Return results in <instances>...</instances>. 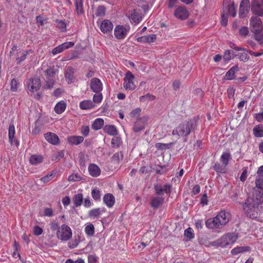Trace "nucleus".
I'll return each mask as SVG.
<instances>
[{
  "instance_id": "61",
  "label": "nucleus",
  "mask_w": 263,
  "mask_h": 263,
  "mask_svg": "<svg viewBox=\"0 0 263 263\" xmlns=\"http://www.w3.org/2000/svg\"><path fill=\"white\" fill-rule=\"evenodd\" d=\"M141 112V109L140 108H136L133 109L130 113V116L132 118H134L139 116L140 112Z\"/></svg>"
},
{
  "instance_id": "33",
  "label": "nucleus",
  "mask_w": 263,
  "mask_h": 263,
  "mask_svg": "<svg viewBox=\"0 0 263 263\" xmlns=\"http://www.w3.org/2000/svg\"><path fill=\"white\" fill-rule=\"evenodd\" d=\"M251 250L249 246L236 247L231 251L232 255H236L240 253L249 252Z\"/></svg>"
},
{
  "instance_id": "37",
  "label": "nucleus",
  "mask_w": 263,
  "mask_h": 263,
  "mask_svg": "<svg viewBox=\"0 0 263 263\" xmlns=\"http://www.w3.org/2000/svg\"><path fill=\"white\" fill-rule=\"evenodd\" d=\"M254 135L256 137H263V125L261 124L255 126L253 129Z\"/></svg>"
},
{
  "instance_id": "59",
  "label": "nucleus",
  "mask_w": 263,
  "mask_h": 263,
  "mask_svg": "<svg viewBox=\"0 0 263 263\" xmlns=\"http://www.w3.org/2000/svg\"><path fill=\"white\" fill-rule=\"evenodd\" d=\"M74 45V42H68L64 43L60 45L61 48H62L63 51L68 49L70 47H72Z\"/></svg>"
},
{
  "instance_id": "63",
  "label": "nucleus",
  "mask_w": 263,
  "mask_h": 263,
  "mask_svg": "<svg viewBox=\"0 0 263 263\" xmlns=\"http://www.w3.org/2000/svg\"><path fill=\"white\" fill-rule=\"evenodd\" d=\"M43 231V229L38 226H35L33 228V234L36 236L42 234Z\"/></svg>"
},
{
  "instance_id": "35",
  "label": "nucleus",
  "mask_w": 263,
  "mask_h": 263,
  "mask_svg": "<svg viewBox=\"0 0 263 263\" xmlns=\"http://www.w3.org/2000/svg\"><path fill=\"white\" fill-rule=\"evenodd\" d=\"M43 157L41 155H32L29 161L31 164H37L41 163L43 162Z\"/></svg>"
},
{
  "instance_id": "45",
  "label": "nucleus",
  "mask_w": 263,
  "mask_h": 263,
  "mask_svg": "<svg viewBox=\"0 0 263 263\" xmlns=\"http://www.w3.org/2000/svg\"><path fill=\"white\" fill-rule=\"evenodd\" d=\"M184 235L186 237V240H190L194 237L193 230L191 228H188L184 232Z\"/></svg>"
},
{
  "instance_id": "15",
  "label": "nucleus",
  "mask_w": 263,
  "mask_h": 263,
  "mask_svg": "<svg viewBox=\"0 0 263 263\" xmlns=\"http://www.w3.org/2000/svg\"><path fill=\"white\" fill-rule=\"evenodd\" d=\"M91 89L95 92L98 93L102 91L103 85L101 81L98 78L91 79L90 83Z\"/></svg>"
},
{
  "instance_id": "16",
  "label": "nucleus",
  "mask_w": 263,
  "mask_h": 263,
  "mask_svg": "<svg viewBox=\"0 0 263 263\" xmlns=\"http://www.w3.org/2000/svg\"><path fill=\"white\" fill-rule=\"evenodd\" d=\"M147 119L144 117L140 118L135 122L133 130L135 132H138L143 130L146 124Z\"/></svg>"
},
{
  "instance_id": "40",
  "label": "nucleus",
  "mask_w": 263,
  "mask_h": 263,
  "mask_svg": "<svg viewBox=\"0 0 263 263\" xmlns=\"http://www.w3.org/2000/svg\"><path fill=\"white\" fill-rule=\"evenodd\" d=\"M84 231L87 236H92L95 232L94 226L92 223H89L85 227Z\"/></svg>"
},
{
  "instance_id": "41",
  "label": "nucleus",
  "mask_w": 263,
  "mask_h": 263,
  "mask_svg": "<svg viewBox=\"0 0 263 263\" xmlns=\"http://www.w3.org/2000/svg\"><path fill=\"white\" fill-rule=\"evenodd\" d=\"M173 145V143H156L155 144V147L158 150L165 151L167 149L170 148Z\"/></svg>"
},
{
  "instance_id": "52",
  "label": "nucleus",
  "mask_w": 263,
  "mask_h": 263,
  "mask_svg": "<svg viewBox=\"0 0 263 263\" xmlns=\"http://www.w3.org/2000/svg\"><path fill=\"white\" fill-rule=\"evenodd\" d=\"M82 179V177L78 174H72L69 176L68 180L69 181H78Z\"/></svg>"
},
{
  "instance_id": "18",
  "label": "nucleus",
  "mask_w": 263,
  "mask_h": 263,
  "mask_svg": "<svg viewBox=\"0 0 263 263\" xmlns=\"http://www.w3.org/2000/svg\"><path fill=\"white\" fill-rule=\"evenodd\" d=\"M129 19L132 24H137L142 20L140 10H134L130 13Z\"/></svg>"
},
{
  "instance_id": "1",
  "label": "nucleus",
  "mask_w": 263,
  "mask_h": 263,
  "mask_svg": "<svg viewBox=\"0 0 263 263\" xmlns=\"http://www.w3.org/2000/svg\"><path fill=\"white\" fill-rule=\"evenodd\" d=\"M263 191L254 188L252 197H248L242 205L247 216L251 219H256L263 212Z\"/></svg>"
},
{
  "instance_id": "24",
  "label": "nucleus",
  "mask_w": 263,
  "mask_h": 263,
  "mask_svg": "<svg viewBox=\"0 0 263 263\" xmlns=\"http://www.w3.org/2000/svg\"><path fill=\"white\" fill-rule=\"evenodd\" d=\"M239 70V68L237 65H235L231 68L226 73L224 76V79L227 80H232L235 78V74Z\"/></svg>"
},
{
  "instance_id": "21",
  "label": "nucleus",
  "mask_w": 263,
  "mask_h": 263,
  "mask_svg": "<svg viewBox=\"0 0 263 263\" xmlns=\"http://www.w3.org/2000/svg\"><path fill=\"white\" fill-rule=\"evenodd\" d=\"M103 200L105 205L110 208L113 206L115 202V198L112 194L107 193L104 195Z\"/></svg>"
},
{
  "instance_id": "55",
  "label": "nucleus",
  "mask_w": 263,
  "mask_h": 263,
  "mask_svg": "<svg viewBox=\"0 0 263 263\" xmlns=\"http://www.w3.org/2000/svg\"><path fill=\"white\" fill-rule=\"evenodd\" d=\"M103 99V96L101 93H97L93 97V103H100L101 102Z\"/></svg>"
},
{
  "instance_id": "6",
  "label": "nucleus",
  "mask_w": 263,
  "mask_h": 263,
  "mask_svg": "<svg viewBox=\"0 0 263 263\" xmlns=\"http://www.w3.org/2000/svg\"><path fill=\"white\" fill-rule=\"evenodd\" d=\"M25 85L28 93H33L40 89L41 86V80L35 77L31 78L27 80Z\"/></svg>"
},
{
  "instance_id": "31",
  "label": "nucleus",
  "mask_w": 263,
  "mask_h": 263,
  "mask_svg": "<svg viewBox=\"0 0 263 263\" xmlns=\"http://www.w3.org/2000/svg\"><path fill=\"white\" fill-rule=\"evenodd\" d=\"M15 129L13 123L9 124L8 128V137L11 144H12L15 140Z\"/></svg>"
},
{
  "instance_id": "44",
  "label": "nucleus",
  "mask_w": 263,
  "mask_h": 263,
  "mask_svg": "<svg viewBox=\"0 0 263 263\" xmlns=\"http://www.w3.org/2000/svg\"><path fill=\"white\" fill-rule=\"evenodd\" d=\"M57 174V172L52 171L47 175L41 178V180L44 183H47L52 180Z\"/></svg>"
},
{
  "instance_id": "46",
  "label": "nucleus",
  "mask_w": 263,
  "mask_h": 263,
  "mask_svg": "<svg viewBox=\"0 0 263 263\" xmlns=\"http://www.w3.org/2000/svg\"><path fill=\"white\" fill-rule=\"evenodd\" d=\"M29 51L30 50H25L20 52L18 53V57L16 58L17 63H20L21 62L24 61Z\"/></svg>"
},
{
  "instance_id": "8",
  "label": "nucleus",
  "mask_w": 263,
  "mask_h": 263,
  "mask_svg": "<svg viewBox=\"0 0 263 263\" xmlns=\"http://www.w3.org/2000/svg\"><path fill=\"white\" fill-rule=\"evenodd\" d=\"M129 25H117L114 29V35L117 40L124 39L130 31Z\"/></svg>"
},
{
  "instance_id": "9",
  "label": "nucleus",
  "mask_w": 263,
  "mask_h": 263,
  "mask_svg": "<svg viewBox=\"0 0 263 263\" xmlns=\"http://www.w3.org/2000/svg\"><path fill=\"white\" fill-rule=\"evenodd\" d=\"M134 76L130 71L126 72L124 78L123 87L126 90H133L136 88L134 84Z\"/></svg>"
},
{
  "instance_id": "32",
  "label": "nucleus",
  "mask_w": 263,
  "mask_h": 263,
  "mask_svg": "<svg viewBox=\"0 0 263 263\" xmlns=\"http://www.w3.org/2000/svg\"><path fill=\"white\" fill-rule=\"evenodd\" d=\"M79 106L82 109L87 110L93 108L95 105L91 100H87L81 101Z\"/></svg>"
},
{
  "instance_id": "19",
  "label": "nucleus",
  "mask_w": 263,
  "mask_h": 263,
  "mask_svg": "<svg viewBox=\"0 0 263 263\" xmlns=\"http://www.w3.org/2000/svg\"><path fill=\"white\" fill-rule=\"evenodd\" d=\"M45 139L50 143L53 145L59 144L60 140L58 136L52 133H47L44 135Z\"/></svg>"
},
{
  "instance_id": "17",
  "label": "nucleus",
  "mask_w": 263,
  "mask_h": 263,
  "mask_svg": "<svg viewBox=\"0 0 263 263\" xmlns=\"http://www.w3.org/2000/svg\"><path fill=\"white\" fill-rule=\"evenodd\" d=\"M258 178L255 180L256 186L254 188L263 191V165H261L257 171Z\"/></svg>"
},
{
  "instance_id": "47",
  "label": "nucleus",
  "mask_w": 263,
  "mask_h": 263,
  "mask_svg": "<svg viewBox=\"0 0 263 263\" xmlns=\"http://www.w3.org/2000/svg\"><path fill=\"white\" fill-rule=\"evenodd\" d=\"M123 158V155L122 152H119L115 154L112 157V159L114 163H119L121 162Z\"/></svg>"
},
{
  "instance_id": "30",
  "label": "nucleus",
  "mask_w": 263,
  "mask_h": 263,
  "mask_svg": "<svg viewBox=\"0 0 263 263\" xmlns=\"http://www.w3.org/2000/svg\"><path fill=\"white\" fill-rule=\"evenodd\" d=\"M88 170L89 175L93 177H97L101 174V170L98 165H88Z\"/></svg>"
},
{
  "instance_id": "27",
  "label": "nucleus",
  "mask_w": 263,
  "mask_h": 263,
  "mask_svg": "<svg viewBox=\"0 0 263 263\" xmlns=\"http://www.w3.org/2000/svg\"><path fill=\"white\" fill-rule=\"evenodd\" d=\"M104 132L110 136H115L118 134L116 127L112 125H106L103 128Z\"/></svg>"
},
{
  "instance_id": "5",
  "label": "nucleus",
  "mask_w": 263,
  "mask_h": 263,
  "mask_svg": "<svg viewBox=\"0 0 263 263\" xmlns=\"http://www.w3.org/2000/svg\"><path fill=\"white\" fill-rule=\"evenodd\" d=\"M193 125V121H185L180 124L174 129L172 134L178 137H186L190 134Z\"/></svg>"
},
{
  "instance_id": "29",
  "label": "nucleus",
  "mask_w": 263,
  "mask_h": 263,
  "mask_svg": "<svg viewBox=\"0 0 263 263\" xmlns=\"http://www.w3.org/2000/svg\"><path fill=\"white\" fill-rule=\"evenodd\" d=\"M164 198L163 197L158 196L153 198L151 201V205L154 209H157L160 205L164 202Z\"/></svg>"
},
{
  "instance_id": "53",
  "label": "nucleus",
  "mask_w": 263,
  "mask_h": 263,
  "mask_svg": "<svg viewBox=\"0 0 263 263\" xmlns=\"http://www.w3.org/2000/svg\"><path fill=\"white\" fill-rule=\"evenodd\" d=\"M106 9L103 6H100L98 7L96 15L97 16H103L105 14Z\"/></svg>"
},
{
  "instance_id": "56",
  "label": "nucleus",
  "mask_w": 263,
  "mask_h": 263,
  "mask_svg": "<svg viewBox=\"0 0 263 263\" xmlns=\"http://www.w3.org/2000/svg\"><path fill=\"white\" fill-rule=\"evenodd\" d=\"M239 34L241 36L246 37L249 34V28L247 27L243 26L241 27L239 30Z\"/></svg>"
},
{
  "instance_id": "7",
  "label": "nucleus",
  "mask_w": 263,
  "mask_h": 263,
  "mask_svg": "<svg viewBox=\"0 0 263 263\" xmlns=\"http://www.w3.org/2000/svg\"><path fill=\"white\" fill-rule=\"evenodd\" d=\"M72 235V233L71 228L65 224H62L57 232V237L62 241L69 240Z\"/></svg>"
},
{
  "instance_id": "11",
  "label": "nucleus",
  "mask_w": 263,
  "mask_h": 263,
  "mask_svg": "<svg viewBox=\"0 0 263 263\" xmlns=\"http://www.w3.org/2000/svg\"><path fill=\"white\" fill-rule=\"evenodd\" d=\"M250 3L249 0H242L239 6V16L244 18L247 16L249 11Z\"/></svg>"
},
{
  "instance_id": "58",
  "label": "nucleus",
  "mask_w": 263,
  "mask_h": 263,
  "mask_svg": "<svg viewBox=\"0 0 263 263\" xmlns=\"http://www.w3.org/2000/svg\"><path fill=\"white\" fill-rule=\"evenodd\" d=\"M226 165H213L212 168L218 173H223L226 172Z\"/></svg>"
},
{
  "instance_id": "51",
  "label": "nucleus",
  "mask_w": 263,
  "mask_h": 263,
  "mask_svg": "<svg viewBox=\"0 0 263 263\" xmlns=\"http://www.w3.org/2000/svg\"><path fill=\"white\" fill-rule=\"evenodd\" d=\"M57 27L59 29L60 31L65 32L66 30V25L65 22L62 20H57L56 21Z\"/></svg>"
},
{
  "instance_id": "42",
  "label": "nucleus",
  "mask_w": 263,
  "mask_h": 263,
  "mask_svg": "<svg viewBox=\"0 0 263 263\" xmlns=\"http://www.w3.org/2000/svg\"><path fill=\"white\" fill-rule=\"evenodd\" d=\"M235 56L234 52L232 50L226 51L223 55V59L226 62H229Z\"/></svg>"
},
{
  "instance_id": "50",
  "label": "nucleus",
  "mask_w": 263,
  "mask_h": 263,
  "mask_svg": "<svg viewBox=\"0 0 263 263\" xmlns=\"http://www.w3.org/2000/svg\"><path fill=\"white\" fill-rule=\"evenodd\" d=\"M139 99L141 102H143L146 101H154L155 100L156 97L150 93H147L144 96H141Z\"/></svg>"
},
{
  "instance_id": "28",
  "label": "nucleus",
  "mask_w": 263,
  "mask_h": 263,
  "mask_svg": "<svg viewBox=\"0 0 263 263\" xmlns=\"http://www.w3.org/2000/svg\"><path fill=\"white\" fill-rule=\"evenodd\" d=\"M67 104L64 101L59 102L54 106V110L57 114H61L66 109Z\"/></svg>"
},
{
  "instance_id": "23",
  "label": "nucleus",
  "mask_w": 263,
  "mask_h": 263,
  "mask_svg": "<svg viewBox=\"0 0 263 263\" xmlns=\"http://www.w3.org/2000/svg\"><path fill=\"white\" fill-rule=\"evenodd\" d=\"M65 77L66 82L68 84H72L74 82L75 77L74 76V69L71 67H68L66 71Z\"/></svg>"
},
{
  "instance_id": "2",
  "label": "nucleus",
  "mask_w": 263,
  "mask_h": 263,
  "mask_svg": "<svg viewBox=\"0 0 263 263\" xmlns=\"http://www.w3.org/2000/svg\"><path fill=\"white\" fill-rule=\"evenodd\" d=\"M230 212L221 210L214 218L208 219L205 222L207 228L211 230L220 229L224 226L230 220Z\"/></svg>"
},
{
  "instance_id": "57",
  "label": "nucleus",
  "mask_w": 263,
  "mask_h": 263,
  "mask_svg": "<svg viewBox=\"0 0 263 263\" xmlns=\"http://www.w3.org/2000/svg\"><path fill=\"white\" fill-rule=\"evenodd\" d=\"M90 132L89 127L87 125H83L81 128V133L84 136H88Z\"/></svg>"
},
{
  "instance_id": "26",
  "label": "nucleus",
  "mask_w": 263,
  "mask_h": 263,
  "mask_svg": "<svg viewBox=\"0 0 263 263\" xmlns=\"http://www.w3.org/2000/svg\"><path fill=\"white\" fill-rule=\"evenodd\" d=\"M104 212V208H95L89 211L88 216L90 218H98L102 213Z\"/></svg>"
},
{
  "instance_id": "14",
  "label": "nucleus",
  "mask_w": 263,
  "mask_h": 263,
  "mask_svg": "<svg viewBox=\"0 0 263 263\" xmlns=\"http://www.w3.org/2000/svg\"><path fill=\"white\" fill-rule=\"evenodd\" d=\"M100 29L103 33H109L112 30L113 24L110 21L105 20L101 22Z\"/></svg>"
},
{
  "instance_id": "38",
  "label": "nucleus",
  "mask_w": 263,
  "mask_h": 263,
  "mask_svg": "<svg viewBox=\"0 0 263 263\" xmlns=\"http://www.w3.org/2000/svg\"><path fill=\"white\" fill-rule=\"evenodd\" d=\"M83 196L82 193H78L74 195L73 200V203L76 207L80 206L83 202Z\"/></svg>"
},
{
  "instance_id": "34",
  "label": "nucleus",
  "mask_w": 263,
  "mask_h": 263,
  "mask_svg": "<svg viewBox=\"0 0 263 263\" xmlns=\"http://www.w3.org/2000/svg\"><path fill=\"white\" fill-rule=\"evenodd\" d=\"M104 125V120L102 118H97L92 123V128L95 130L100 129Z\"/></svg>"
},
{
  "instance_id": "54",
  "label": "nucleus",
  "mask_w": 263,
  "mask_h": 263,
  "mask_svg": "<svg viewBox=\"0 0 263 263\" xmlns=\"http://www.w3.org/2000/svg\"><path fill=\"white\" fill-rule=\"evenodd\" d=\"M156 194L158 196H162L163 195V189L161 185L156 184L154 186Z\"/></svg>"
},
{
  "instance_id": "49",
  "label": "nucleus",
  "mask_w": 263,
  "mask_h": 263,
  "mask_svg": "<svg viewBox=\"0 0 263 263\" xmlns=\"http://www.w3.org/2000/svg\"><path fill=\"white\" fill-rule=\"evenodd\" d=\"M91 195L95 200H100L101 196V191L97 189H93L91 191Z\"/></svg>"
},
{
  "instance_id": "22",
  "label": "nucleus",
  "mask_w": 263,
  "mask_h": 263,
  "mask_svg": "<svg viewBox=\"0 0 263 263\" xmlns=\"http://www.w3.org/2000/svg\"><path fill=\"white\" fill-rule=\"evenodd\" d=\"M84 141V137L81 136H70L67 138L68 143L72 145H78Z\"/></svg>"
},
{
  "instance_id": "60",
  "label": "nucleus",
  "mask_w": 263,
  "mask_h": 263,
  "mask_svg": "<svg viewBox=\"0 0 263 263\" xmlns=\"http://www.w3.org/2000/svg\"><path fill=\"white\" fill-rule=\"evenodd\" d=\"M18 83L15 79H12L11 81V90L13 92H15L17 90V86Z\"/></svg>"
},
{
  "instance_id": "4",
  "label": "nucleus",
  "mask_w": 263,
  "mask_h": 263,
  "mask_svg": "<svg viewBox=\"0 0 263 263\" xmlns=\"http://www.w3.org/2000/svg\"><path fill=\"white\" fill-rule=\"evenodd\" d=\"M238 238V236L237 233H228L216 240L215 243L219 247L227 248L234 244Z\"/></svg>"
},
{
  "instance_id": "64",
  "label": "nucleus",
  "mask_w": 263,
  "mask_h": 263,
  "mask_svg": "<svg viewBox=\"0 0 263 263\" xmlns=\"http://www.w3.org/2000/svg\"><path fill=\"white\" fill-rule=\"evenodd\" d=\"M65 263H85V261L81 258H79L75 260L72 259H68L65 261Z\"/></svg>"
},
{
  "instance_id": "62",
  "label": "nucleus",
  "mask_w": 263,
  "mask_h": 263,
  "mask_svg": "<svg viewBox=\"0 0 263 263\" xmlns=\"http://www.w3.org/2000/svg\"><path fill=\"white\" fill-rule=\"evenodd\" d=\"M44 215L51 217L53 216V211L51 208H46L44 210Z\"/></svg>"
},
{
  "instance_id": "3",
  "label": "nucleus",
  "mask_w": 263,
  "mask_h": 263,
  "mask_svg": "<svg viewBox=\"0 0 263 263\" xmlns=\"http://www.w3.org/2000/svg\"><path fill=\"white\" fill-rule=\"evenodd\" d=\"M262 27V22L260 17L257 16L251 17L249 21V28L253 33L255 39L258 43L263 42V37H261Z\"/></svg>"
},
{
  "instance_id": "43",
  "label": "nucleus",
  "mask_w": 263,
  "mask_h": 263,
  "mask_svg": "<svg viewBox=\"0 0 263 263\" xmlns=\"http://www.w3.org/2000/svg\"><path fill=\"white\" fill-rule=\"evenodd\" d=\"M122 144V141L119 137H114L111 139V145L112 147L118 148Z\"/></svg>"
},
{
  "instance_id": "20",
  "label": "nucleus",
  "mask_w": 263,
  "mask_h": 263,
  "mask_svg": "<svg viewBox=\"0 0 263 263\" xmlns=\"http://www.w3.org/2000/svg\"><path fill=\"white\" fill-rule=\"evenodd\" d=\"M223 13L230 15L233 17H234L236 15V7L233 4H229L228 6H224L223 8Z\"/></svg>"
},
{
  "instance_id": "36",
  "label": "nucleus",
  "mask_w": 263,
  "mask_h": 263,
  "mask_svg": "<svg viewBox=\"0 0 263 263\" xmlns=\"http://www.w3.org/2000/svg\"><path fill=\"white\" fill-rule=\"evenodd\" d=\"M74 4L77 14H82L84 13L83 0H75Z\"/></svg>"
},
{
  "instance_id": "13",
  "label": "nucleus",
  "mask_w": 263,
  "mask_h": 263,
  "mask_svg": "<svg viewBox=\"0 0 263 263\" xmlns=\"http://www.w3.org/2000/svg\"><path fill=\"white\" fill-rule=\"evenodd\" d=\"M251 10L253 14L257 15V16H263V8L256 0L252 2L251 5Z\"/></svg>"
},
{
  "instance_id": "10",
  "label": "nucleus",
  "mask_w": 263,
  "mask_h": 263,
  "mask_svg": "<svg viewBox=\"0 0 263 263\" xmlns=\"http://www.w3.org/2000/svg\"><path fill=\"white\" fill-rule=\"evenodd\" d=\"M54 76L55 72L53 69L49 68L46 70L45 87L46 88L51 89L53 87L55 84Z\"/></svg>"
},
{
  "instance_id": "25",
  "label": "nucleus",
  "mask_w": 263,
  "mask_h": 263,
  "mask_svg": "<svg viewBox=\"0 0 263 263\" xmlns=\"http://www.w3.org/2000/svg\"><path fill=\"white\" fill-rule=\"evenodd\" d=\"M156 40V36L155 34H152L147 35H144L137 38V41L138 42L141 43H152L154 42Z\"/></svg>"
},
{
  "instance_id": "48",
  "label": "nucleus",
  "mask_w": 263,
  "mask_h": 263,
  "mask_svg": "<svg viewBox=\"0 0 263 263\" xmlns=\"http://www.w3.org/2000/svg\"><path fill=\"white\" fill-rule=\"evenodd\" d=\"M231 155L230 153L225 152L222 153L220 157L221 160L223 164H227L230 160Z\"/></svg>"
},
{
  "instance_id": "39",
  "label": "nucleus",
  "mask_w": 263,
  "mask_h": 263,
  "mask_svg": "<svg viewBox=\"0 0 263 263\" xmlns=\"http://www.w3.org/2000/svg\"><path fill=\"white\" fill-rule=\"evenodd\" d=\"M81 235H78L77 236H76L74 239L70 241L68 243V247L70 249H74L76 248L80 242L81 241Z\"/></svg>"
},
{
  "instance_id": "12",
  "label": "nucleus",
  "mask_w": 263,
  "mask_h": 263,
  "mask_svg": "<svg viewBox=\"0 0 263 263\" xmlns=\"http://www.w3.org/2000/svg\"><path fill=\"white\" fill-rule=\"evenodd\" d=\"M189 12L185 7L179 6L174 12V16L180 20H186L188 18Z\"/></svg>"
}]
</instances>
